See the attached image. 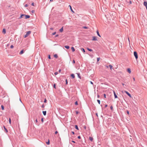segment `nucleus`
<instances>
[{"label": "nucleus", "mask_w": 147, "mask_h": 147, "mask_svg": "<svg viewBox=\"0 0 147 147\" xmlns=\"http://www.w3.org/2000/svg\"><path fill=\"white\" fill-rule=\"evenodd\" d=\"M58 36V34H57V35H56V36H55V37H57Z\"/></svg>", "instance_id": "nucleus-57"}, {"label": "nucleus", "mask_w": 147, "mask_h": 147, "mask_svg": "<svg viewBox=\"0 0 147 147\" xmlns=\"http://www.w3.org/2000/svg\"><path fill=\"white\" fill-rule=\"evenodd\" d=\"M97 96H98V98H99L100 97V96L98 94V95H97Z\"/></svg>", "instance_id": "nucleus-56"}, {"label": "nucleus", "mask_w": 147, "mask_h": 147, "mask_svg": "<svg viewBox=\"0 0 147 147\" xmlns=\"http://www.w3.org/2000/svg\"><path fill=\"white\" fill-rule=\"evenodd\" d=\"M87 49L90 51H92V50L91 49H90L88 48H87Z\"/></svg>", "instance_id": "nucleus-19"}, {"label": "nucleus", "mask_w": 147, "mask_h": 147, "mask_svg": "<svg viewBox=\"0 0 147 147\" xmlns=\"http://www.w3.org/2000/svg\"><path fill=\"white\" fill-rule=\"evenodd\" d=\"M4 130H5V132H6V133H7V132H8V131H7V129H6V128L5 129H4Z\"/></svg>", "instance_id": "nucleus-29"}, {"label": "nucleus", "mask_w": 147, "mask_h": 147, "mask_svg": "<svg viewBox=\"0 0 147 147\" xmlns=\"http://www.w3.org/2000/svg\"><path fill=\"white\" fill-rule=\"evenodd\" d=\"M77 74H78V77L79 78H80V79H81V77L80 76V74L79 73H78Z\"/></svg>", "instance_id": "nucleus-21"}, {"label": "nucleus", "mask_w": 147, "mask_h": 147, "mask_svg": "<svg viewBox=\"0 0 147 147\" xmlns=\"http://www.w3.org/2000/svg\"><path fill=\"white\" fill-rule=\"evenodd\" d=\"M89 139L90 141H92L93 140V139L92 137H90L89 138Z\"/></svg>", "instance_id": "nucleus-11"}, {"label": "nucleus", "mask_w": 147, "mask_h": 147, "mask_svg": "<svg viewBox=\"0 0 147 147\" xmlns=\"http://www.w3.org/2000/svg\"><path fill=\"white\" fill-rule=\"evenodd\" d=\"M67 83H68V82H67V80L66 79V84H67Z\"/></svg>", "instance_id": "nucleus-38"}, {"label": "nucleus", "mask_w": 147, "mask_h": 147, "mask_svg": "<svg viewBox=\"0 0 147 147\" xmlns=\"http://www.w3.org/2000/svg\"><path fill=\"white\" fill-rule=\"evenodd\" d=\"M113 93L115 96V98H118L117 96L116 95L115 92L114 91H113Z\"/></svg>", "instance_id": "nucleus-6"}, {"label": "nucleus", "mask_w": 147, "mask_h": 147, "mask_svg": "<svg viewBox=\"0 0 147 147\" xmlns=\"http://www.w3.org/2000/svg\"><path fill=\"white\" fill-rule=\"evenodd\" d=\"M3 32L4 34H5L6 33V30L4 28L3 29Z\"/></svg>", "instance_id": "nucleus-8"}, {"label": "nucleus", "mask_w": 147, "mask_h": 147, "mask_svg": "<svg viewBox=\"0 0 147 147\" xmlns=\"http://www.w3.org/2000/svg\"><path fill=\"white\" fill-rule=\"evenodd\" d=\"M56 33V32H53L52 33V34L53 35H54Z\"/></svg>", "instance_id": "nucleus-32"}, {"label": "nucleus", "mask_w": 147, "mask_h": 147, "mask_svg": "<svg viewBox=\"0 0 147 147\" xmlns=\"http://www.w3.org/2000/svg\"><path fill=\"white\" fill-rule=\"evenodd\" d=\"M71 49L72 50V51L73 52H74L75 51V49H74V47H71Z\"/></svg>", "instance_id": "nucleus-13"}, {"label": "nucleus", "mask_w": 147, "mask_h": 147, "mask_svg": "<svg viewBox=\"0 0 147 147\" xmlns=\"http://www.w3.org/2000/svg\"><path fill=\"white\" fill-rule=\"evenodd\" d=\"M92 40H94V41H96V40H97V37H96V36H93L92 37Z\"/></svg>", "instance_id": "nucleus-4"}, {"label": "nucleus", "mask_w": 147, "mask_h": 147, "mask_svg": "<svg viewBox=\"0 0 147 147\" xmlns=\"http://www.w3.org/2000/svg\"><path fill=\"white\" fill-rule=\"evenodd\" d=\"M81 50L84 53L85 52V51L84 49L82 48L81 49Z\"/></svg>", "instance_id": "nucleus-22"}, {"label": "nucleus", "mask_w": 147, "mask_h": 147, "mask_svg": "<svg viewBox=\"0 0 147 147\" xmlns=\"http://www.w3.org/2000/svg\"><path fill=\"white\" fill-rule=\"evenodd\" d=\"M96 32H97V35L100 37H101V36L100 35L99 33V32H98V30L97 31H96Z\"/></svg>", "instance_id": "nucleus-14"}, {"label": "nucleus", "mask_w": 147, "mask_h": 147, "mask_svg": "<svg viewBox=\"0 0 147 147\" xmlns=\"http://www.w3.org/2000/svg\"><path fill=\"white\" fill-rule=\"evenodd\" d=\"M43 113L44 115H45L46 114V111H43L42 112Z\"/></svg>", "instance_id": "nucleus-12"}, {"label": "nucleus", "mask_w": 147, "mask_h": 147, "mask_svg": "<svg viewBox=\"0 0 147 147\" xmlns=\"http://www.w3.org/2000/svg\"><path fill=\"white\" fill-rule=\"evenodd\" d=\"M75 105H78V102L77 101H76L75 102Z\"/></svg>", "instance_id": "nucleus-33"}, {"label": "nucleus", "mask_w": 147, "mask_h": 147, "mask_svg": "<svg viewBox=\"0 0 147 147\" xmlns=\"http://www.w3.org/2000/svg\"><path fill=\"white\" fill-rule=\"evenodd\" d=\"M72 142H73L74 143H75V141H72Z\"/></svg>", "instance_id": "nucleus-58"}, {"label": "nucleus", "mask_w": 147, "mask_h": 147, "mask_svg": "<svg viewBox=\"0 0 147 147\" xmlns=\"http://www.w3.org/2000/svg\"><path fill=\"white\" fill-rule=\"evenodd\" d=\"M41 121H42V122H43V118H42L41 119Z\"/></svg>", "instance_id": "nucleus-39"}, {"label": "nucleus", "mask_w": 147, "mask_h": 147, "mask_svg": "<svg viewBox=\"0 0 147 147\" xmlns=\"http://www.w3.org/2000/svg\"><path fill=\"white\" fill-rule=\"evenodd\" d=\"M90 83L92 84H93V82H92V81H90Z\"/></svg>", "instance_id": "nucleus-51"}, {"label": "nucleus", "mask_w": 147, "mask_h": 147, "mask_svg": "<svg viewBox=\"0 0 147 147\" xmlns=\"http://www.w3.org/2000/svg\"><path fill=\"white\" fill-rule=\"evenodd\" d=\"M34 10H32V12L33 13H34Z\"/></svg>", "instance_id": "nucleus-50"}, {"label": "nucleus", "mask_w": 147, "mask_h": 147, "mask_svg": "<svg viewBox=\"0 0 147 147\" xmlns=\"http://www.w3.org/2000/svg\"><path fill=\"white\" fill-rule=\"evenodd\" d=\"M76 114H78L79 113V112L78 111H76Z\"/></svg>", "instance_id": "nucleus-46"}, {"label": "nucleus", "mask_w": 147, "mask_h": 147, "mask_svg": "<svg viewBox=\"0 0 147 147\" xmlns=\"http://www.w3.org/2000/svg\"><path fill=\"white\" fill-rule=\"evenodd\" d=\"M42 107L43 108V107H44V105H42Z\"/></svg>", "instance_id": "nucleus-64"}, {"label": "nucleus", "mask_w": 147, "mask_h": 147, "mask_svg": "<svg viewBox=\"0 0 147 147\" xmlns=\"http://www.w3.org/2000/svg\"><path fill=\"white\" fill-rule=\"evenodd\" d=\"M59 31L61 32H62L63 31V27H62V28L59 30Z\"/></svg>", "instance_id": "nucleus-7"}, {"label": "nucleus", "mask_w": 147, "mask_h": 147, "mask_svg": "<svg viewBox=\"0 0 147 147\" xmlns=\"http://www.w3.org/2000/svg\"><path fill=\"white\" fill-rule=\"evenodd\" d=\"M122 84L123 86H124L125 85L123 83H122Z\"/></svg>", "instance_id": "nucleus-62"}, {"label": "nucleus", "mask_w": 147, "mask_h": 147, "mask_svg": "<svg viewBox=\"0 0 147 147\" xmlns=\"http://www.w3.org/2000/svg\"><path fill=\"white\" fill-rule=\"evenodd\" d=\"M54 57L55 58H57L58 57V56L57 54H55L54 55Z\"/></svg>", "instance_id": "nucleus-18"}, {"label": "nucleus", "mask_w": 147, "mask_h": 147, "mask_svg": "<svg viewBox=\"0 0 147 147\" xmlns=\"http://www.w3.org/2000/svg\"><path fill=\"white\" fill-rule=\"evenodd\" d=\"M65 47L67 49H68L69 48V47L68 46H65Z\"/></svg>", "instance_id": "nucleus-15"}, {"label": "nucleus", "mask_w": 147, "mask_h": 147, "mask_svg": "<svg viewBox=\"0 0 147 147\" xmlns=\"http://www.w3.org/2000/svg\"><path fill=\"white\" fill-rule=\"evenodd\" d=\"M48 58L49 59H51V57H50V55H49V56H48Z\"/></svg>", "instance_id": "nucleus-36"}, {"label": "nucleus", "mask_w": 147, "mask_h": 147, "mask_svg": "<svg viewBox=\"0 0 147 147\" xmlns=\"http://www.w3.org/2000/svg\"><path fill=\"white\" fill-rule=\"evenodd\" d=\"M78 138L79 139H80L81 138V137L80 136H78Z\"/></svg>", "instance_id": "nucleus-42"}, {"label": "nucleus", "mask_w": 147, "mask_h": 147, "mask_svg": "<svg viewBox=\"0 0 147 147\" xmlns=\"http://www.w3.org/2000/svg\"><path fill=\"white\" fill-rule=\"evenodd\" d=\"M134 55L135 56L136 59L138 58V55L136 51L134 52Z\"/></svg>", "instance_id": "nucleus-2"}, {"label": "nucleus", "mask_w": 147, "mask_h": 147, "mask_svg": "<svg viewBox=\"0 0 147 147\" xmlns=\"http://www.w3.org/2000/svg\"><path fill=\"white\" fill-rule=\"evenodd\" d=\"M24 16L25 17V18L26 19H28L30 18V16L28 15H25Z\"/></svg>", "instance_id": "nucleus-5"}, {"label": "nucleus", "mask_w": 147, "mask_h": 147, "mask_svg": "<svg viewBox=\"0 0 147 147\" xmlns=\"http://www.w3.org/2000/svg\"><path fill=\"white\" fill-rule=\"evenodd\" d=\"M96 116H97V117H98V114H97V113H96Z\"/></svg>", "instance_id": "nucleus-60"}, {"label": "nucleus", "mask_w": 147, "mask_h": 147, "mask_svg": "<svg viewBox=\"0 0 147 147\" xmlns=\"http://www.w3.org/2000/svg\"><path fill=\"white\" fill-rule=\"evenodd\" d=\"M53 28H50V30H53Z\"/></svg>", "instance_id": "nucleus-53"}, {"label": "nucleus", "mask_w": 147, "mask_h": 147, "mask_svg": "<svg viewBox=\"0 0 147 147\" xmlns=\"http://www.w3.org/2000/svg\"><path fill=\"white\" fill-rule=\"evenodd\" d=\"M54 74L55 75H57L58 74V73L57 72H56Z\"/></svg>", "instance_id": "nucleus-34"}, {"label": "nucleus", "mask_w": 147, "mask_h": 147, "mask_svg": "<svg viewBox=\"0 0 147 147\" xmlns=\"http://www.w3.org/2000/svg\"><path fill=\"white\" fill-rule=\"evenodd\" d=\"M83 28L86 29H88V28L87 27H86V26H84V27H83Z\"/></svg>", "instance_id": "nucleus-26"}, {"label": "nucleus", "mask_w": 147, "mask_h": 147, "mask_svg": "<svg viewBox=\"0 0 147 147\" xmlns=\"http://www.w3.org/2000/svg\"><path fill=\"white\" fill-rule=\"evenodd\" d=\"M31 5L32 6H34V3H32V4H31Z\"/></svg>", "instance_id": "nucleus-45"}, {"label": "nucleus", "mask_w": 147, "mask_h": 147, "mask_svg": "<svg viewBox=\"0 0 147 147\" xmlns=\"http://www.w3.org/2000/svg\"><path fill=\"white\" fill-rule=\"evenodd\" d=\"M69 6L70 7V9H71V10L72 12H74L73 11V10H72V8H71V6L70 5H69Z\"/></svg>", "instance_id": "nucleus-27"}, {"label": "nucleus", "mask_w": 147, "mask_h": 147, "mask_svg": "<svg viewBox=\"0 0 147 147\" xmlns=\"http://www.w3.org/2000/svg\"><path fill=\"white\" fill-rule=\"evenodd\" d=\"M9 124H11V119L10 118H9Z\"/></svg>", "instance_id": "nucleus-28"}, {"label": "nucleus", "mask_w": 147, "mask_h": 147, "mask_svg": "<svg viewBox=\"0 0 147 147\" xmlns=\"http://www.w3.org/2000/svg\"><path fill=\"white\" fill-rule=\"evenodd\" d=\"M24 14H22L19 18V19L22 18L23 16H24Z\"/></svg>", "instance_id": "nucleus-9"}, {"label": "nucleus", "mask_w": 147, "mask_h": 147, "mask_svg": "<svg viewBox=\"0 0 147 147\" xmlns=\"http://www.w3.org/2000/svg\"><path fill=\"white\" fill-rule=\"evenodd\" d=\"M55 84H54V87L55 88H56V87H55Z\"/></svg>", "instance_id": "nucleus-43"}, {"label": "nucleus", "mask_w": 147, "mask_h": 147, "mask_svg": "<svg viewBox=\"0 0 147 147\" xmlns=\"http://www.w3.org/2000/svg\"><path fill=\"white\" fill-rule=\"evenodd\" d=\"M36 123H37L38 122V121L37 119L36 120Z\"/></svg>", "instance_id": "nucleus-59"}, {"label": "nucleus", "mask_w": 147, "mask_h": 147, "mask_svg": "<svg viewBox=\"0 0 147 147\" xmlns=\"http://www.w3.org/2000/svg\"><path fill=\"white\" fill-rule=\"evenodd\" d=\"M24 53V51L23 50H22L20 52V54L21 55Z\"/></svg>", "instance_id": "nucleus-16"}, {"label": "nucleus", "mask_w": 147, "mask_h": 147, "mask_svg": "<svg viewBox=\"0 0 147 147\" xmlns=\"http://www.w3.org/2000/svg\"><path fill=\"white\" fill-rule=\"evenodd\" d=\"M124 92L130 97H131V95L127 91H125Z\"/></svg>", "instance_id": "nucleus-3"}, {"label": "nucleus", "mask_w": 147, "mask_h": 147, "mask_svg": "<svg viewBox=\"0 0 147 147\" xmlns=\"http://www.w3.org/2000/svg\"><path fill=\"white\" fill-rule=\"evenodd\" d=\"M109 66L110 67L111 70H112V68L113 67V66L112 65H109Z\"/></svg>", "instance_id": "nucleus-20"}, {"label": "nucleus", "mask_w": 147, "mask_h": 147, "mask_svg": "<svg viewBox=\"0 0 147 147\" xmlns=\"http://www.w3.org/2000/svg\"><path fill=\"white\" fill-rule=\"evenodd\" d=\"M53 0H50V1L51 2L53 1Z\"/></svg>", "instance_id": "nucleus-63"}, {"label": "nucleus", "mask_w": 147, "mask_h": 147, "mask_svg": "<svg viewBox=\"0 0 147 147\" xmlns=\"http://www.w3.org/2000/svg\"><path fill=\"white\" fill-rule=\"evenodd\" d=\"M31 33V31H29L27 32L26 34L24 35V38H26L28 37Z\"/></svg>", "instance_id": "nucleus-1"}, {"label": "nucleus", "mask_w": 147, "mask_h": 147, "mask_svg": "<svg viewBox=\"0 0 147 147\" xmlns=\"http://www.w3.org/2000/svg\"><path fill=\"white\" fill-rule=\"evenodd\" d=\"M72 134H74V131H72Z\"/></svg>", "instance_id": "nucleus-55"}, {"label": "nucleus", "mask_w": 147, "mask_h": 147, "mask_svg": "<svg viewBox=\"0 0 147 147\" xmlns=\"http://www.w3.org/2000/svg\"><path fill=\"white\" fill-rule=\"evenodd\" d=\"M10 48L11 49H13V45H11L10 46Z\"/></svg>", "instance_id": "nucleus-31"}, {"label": "nucleus", "mask_w": 147, "mask_h": 147, "mask_svg": "<svg viewBox=\"0 0 147 147\" xmlns=\"http://www.w3.org/2000/svg\"><path fill=\"white\" fill-rule=\"evenodd\" d=\"M61 69H60L59 71V73H60L61 72Z\"/></svg>", "instance_id": "nucleus-48"}, {"label": "nucleus", "mask_w": 147, "mask_h": 147, "mask_svg": "<svg viewBox=\"0 0 147 147\" xmlns=\"http://www.w3.org/2000/svg\"><path fill=\"white\" fill-rule=\"evenodd\" d=\"M75 128L76 129H77L78 130V126L77 125H75Z\"/></svg>", "instance_id": "nucleus-25"}, {"label": "nucleus", "mask_w": 147, "mask_h": 147, "mask_svg": "<svg viewBox=\"0 0 147 147\" xmlns=\"http://www.w3.org/2000/svg\"><path fill=\"white\" fill-rule=\"evenodd\" d=\"M1 108L3 110L4 109V107L3 105H1Z\"/></svg>", "instance_id": "nucleus-23"}, {"label": "nucleus", "mask_w": 147, "mask_h": 147, "mask_svg": "<svg viewBox=\"0 0 147 147\" xmlns=\"http://www.w3.org/2000/svg\"><path fill=\"white\" fill-rule=\"evenodd\" d=\"M71 76L73 78H75V76L74 74H72L71 75Z\"/></svg>", "instance_id": "nucleus-17"}, {"label": "nucleus", "mask_w": 147, "mask_h": 147, "mask_svg": "<svg viewBox=\"0 0 147 147\" xmlns=\"http://www.w3.org/2000/svg\"><path fill=\"white\" fill-rule=\"evenodd\" d=\"M3 127L4 129L6 128V127L5 126H3Z\"/></svg>", "instance_id": "nucleus-61"}, {"label": "nucleus", "mask_w": 147, "mask_h": 147, "mask_svg": "<svg viewBox=\"0 0 147 147\" xmlns=\"http://www.w3.org/2000/svg\"><path fill=\"white\" fill-rule=\"evenodd\" d=\"M107 106V105H105V107H106Z\"/></svg>", "instance_id": "nucleus-54"}, {"label": "nucleus", "mask_w": 147, "mask_h": 147, "mask_svg": "<svg viewBox=\"0 0 147 147\" xmlns=\"http://www.w3.org/2000/svg\"><path fill=\"white\" fill-rule=\"evenodd\" d=\"M127 114H128V115H129V111H127Z\"/></svg>", "instance_id": "nucleus-49"}, {"label": "nucleus", "mask_w": 147, "mask_h": 147, "mask_svg": "<svg viewBox=\"0 0 147 147\" xmlns=\"http://www.w3.org/2000/svg\"><path fill=\"white\" fill-rule=\"evenodd\" d=\"M104 96L105 98H106V94H104Z\"/></svg>", "instance_id": "nucleus-52"}, {"label": "nucleus", "mask_w": 147, "mask_h": 147, "mask_svg": "<svg viewBox=\"0 0 147 147\" xmlns=\"http://www.w3.org/2000/svg\"><path fill=\"white\" fill-rule=\"evenodd\" d=\"M100 59V58H97V61H98Z\"/></svg>", "instance_id": "nucleus-35"}, {"label": "nucleus", "mask_w": 147, "mask_h": 147, "mask_svg": "<svg viewBox=\"0 0 147 147\" xmlns=\"http://www.w3.org/2000/svg\"><path fill=\"white\" fill-rule=\"evenodd\" d=\"M127 71L129 72V73L130 74L131 73V71L130 69L129 68H128L127 69Z\"/></svg>", "instance_id": "nucleus-10"}, {"label": "nucleus", "mask_w": 147, "mask_h": 147, "mask_svg": "<svg viewBox=\"0 0 147 147\" xmlns=\"http://www.w3.org/2000/svg\"><path fill=\"white\" fill-rule=\"evenodd\" d=\"M97 101L99 103V104H100V100H97Z\"/></svg>", "instance_id": "nucleus-30"}, {"label": "nucleus", "mask_w": 147, "mask_h": 147, "mask_svg": "<svg viewBox=\"0 0 147 147\" xmlns=\"http://www.w3.org/2000/svg\"><path fill=\"white\" fill-rule=\"evenodd\" d=\"M46 143H47V145H49V144H50V142H49V140L47 142H46Z\"/></svg>", "instance_id": "nucleus-24"}, {"label": "nucleus", "mask_w": 147, "mask_h": 147, "mask_svg": "<svg viewBox=\"0 0 147 147\" xmlns=\"http://www.w3.org/2000/svg\"><path fill=\"white\" fill-rule=\"evenodd\" d=\"M58 133V132L57 131H56L55 132V134H57Z\"/></svg>", "instance_id": "nucleus-47"}, {"label": "nucleus", "mask_w": 147, "mask_h": 147, "mask_svg": "<svg viewBox=\"0 0 147 147\" xmlns=\"http://www.w3.org/2000/svg\"><path fill=\"white\" fill-rule=\"evenodd\" d=\"M28 6V5L27 4H26L25 5V7H27Z\"/></svg>", "instance_id": "nucleus-37"}, {"label": "nucleus", "mask_w": 147, "mask_h": 147, "mask_svg": "<svg viewBox=\"0 0 147 147\" xmlns=\"http://www.w3.org/2000/svg\"><path fill=\"white\" fill-rule=\"evenodd\" d=\"M47 100H46V99H45V100L44 102H47Z\"/></svg>", "instance_id": "nucleus-44"}, {"label": "nucleus", "mask_w": 147, "mask_h": 147, "mask_svg": "<svg viewBox=\"0 0 147 147\" xmlns=\"http://www.w3.org/2000/svg\"><path fill=\"white\" fill-rule=\"evenodd\" d=\"M110 108H111V109L112 110H113V107H112V106H111V107H110Z\"/></svg>", "instance_id": "nucleus-40"}, {"label": "nucleus", "mask_w": 147, "mask_h": 147, "mask_svg": "<svg viewBox=\"0 0 147 147\" xmlns=\"http://www.w3.org/2000/svg\"><path fill=\"white\" fill-rule=\"evenodd\" d=\"M73 62L74 63H75V61L74 60H73Z\"/></svg>", "instance_id": "nucleus-41"}]
</instances>
